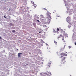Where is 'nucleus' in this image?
<instances>
[{"label": "nucleus", "mask_w": 76, "mask_h": 76, "mask_svg": "<svg viewBox=\"0 0 76 76\" xmlns=\"http://www.w3.org/2000/svg\"><path fill=\"white\" fill-rule=\"evenodd\" d=\"M30 54H31V53H30Z\"/></svg>", "instance_id": "obj_26"}, {"label": "nucleus", "mask_w": 76, "mask_h": 76, "mask_svg": "<svg viewBox=\"0 0 76 76\" xmlns=\"http://www.w3.org/2000/svg\"><path fill=\"white\" fill-rule=\"evenodd\" d=\"M61 64H62V65H64V64H66V62L65 61V60L66 57L62 56H61Z\"/></svg>", "instance_id": "obj_1"}, {"label": "nucleus", "mask_w": 76, "mask_h": 76, "mask_svg": "<svg viewBox=\"0 0 76 76\" xmlns=\"http://www.w3.org/2000/svg\"><path fill=\"white\" fill-rule=\"evenodd\" d=\"M12 32H15V30H12Z\"/></svg>", "instance_id": "obj_13"}, {"label": "nucleus", "mask_w": 76, "mask_h": 76, "mask_svg": "<svg viewBox=\"0 0 76 76\" xmlns=\"http://www.w3.org/2000/svg\"><path fill=\"white\" fill-rule=\"evenodd\" d=\"M46 75H47L46 76H51V74L50 73L49 74H47Z\"/></svg>", "instance_id": "obj_5"}, {"label": "nucleus", "mask_w": 76, "mask_h": 76, "mask_svg": "<svg viewBox=\"0 0 76 76\" xmlns=\"http://www.w3.org/2000/svg\"><path fill=\"white\" fill-rule=\"evenodd\" d=\"M44 10H47V9L45 8H44Z\"/></svg>", "instance_id": "obj_16"}, {"label": "nucleus", "mask_w": 76, "mask_h": 76, "mask_svg": "<svg viewBox=\"0 0 76 76\" xmlns=\"http://www.w3.org/2000/svg\"><path fill=\"white\" fill-rule=\"evenodd\" d=\"M55 12H56V11H55Z\"/></svg>", "instance_id": "obj_27"}, {"label": "nucleus", "mask_w": 76, "mask_h": 76, "mask_svg": "<svg viewBox=\"0 0 76 76\" xmlns=\"http://www.w3.org/2000/svg\"><path fill=\"white\" fill-rule=\"evenodd\" d=\"M69 48H71V47L70 46H69Z\"/></svg>", "instance_id": "obj_17"}, {"label": "nucleus", "mask_w": 76, "mask_h": 76, "mask_svg": "<svg viewBox=\"0 0 76 76\" xmlns=\"http://www.w3.org/2000/svg\"><path fill=\"white\" fill-rule=\"evenodd\" d=\"M22 54V53H19V54Z\"/></svg>", "instance_id": "obj_20"}, {"label": "nucleus", "mask_w": 76, "mask_h": 76, "mask_svg": "<svg viewBox=\"0 0 76 76\" xmlns=\"http://www.w3.org/2000/svg\"><path fill=\"white\" fill-rule=\"evenodd\" d=\"M44 26H46V25H44Z\"/></svg>", "instance_id": "obj_22"}, {"label": "nucleus", "mask_w": 76, "mask_h": 76, "mask_svg": "<svg viewBox=\"0 0 76 76\" xmlns=\"http://www.w3.org/2000/svg\"><path fill=\"white\" fill-rule=\"evenodd\" d=\"M10 26H13V24L12 23H10Z\"/></svg>", "instance_id": "obj_10"}, {"label": "nucleus", "mask_w": 76, "mask_h": 76, "mask_svg": "<svg viewBox=\"0 0 76 76\" xmlns=\"http://www.w3.org/2000/svg\"><path fill=\"white\" fill-rule=\"evenodd\" d=\"M38 19H39V17H38Z\"/></svg>", "instance_id": "obj_23"}, {"label": "nucleus", "mask_w": 76, "mask_h": 76, "mask_svg": "<svg viewBox=\"0 0 76 76\" xmlns=\"http://www.w3.org/2000/svg\"><path fill=\"white\" fill-rule=\"evenodd\" d=\"M57 31H59V28H57Z\"/></svg>", "instance_id": "obj_14"}, {"label": "nucleus", "mask_w": 76, "mask_h": 76, "mask_svg": "<svg viewBox=\"0 0 76 76\" xmlns=\"http://www.w3.org/2000/svg\"><path fill=\"white\" fill-rule=\"evenodd\" d=\"M37 21L38 22H39V21L38 20H37Z\"/></svg>", "instance_id": "obj_15"}, {"label": "nucleus", "mask_w": 76, "mask_h": 76, "mask_svg": "<svg viewBox=\"0 0 76 76\" xmlns=\"http://www.w3.org/2000/svg\"><path fill=\"white\" fill-rule=\"evenodd\" d=\"M54 43L56 44V45H57V42L55 40L54 41Z\"/></svg>", "instance_id": "obj_11"}, {"label": "nucleus", "mask_w": 76, "mask_h": 76, "mask_svg": "<svg viewBox=\"0 0 76 76\" xmlns=\"http://www.w3.org/2000/svg\"><path fill=\"white\" fill-rule=\"evenodd\" d=\"M62 37V36L61 35H60L59 37H58V39H59V38H61Z\"/></svg>", "instance_id": "obj_7"}, {"label": "nucleus", "mask_w": 76, "mask_h": 76, "mask_svg": "<svg viewBox=\"0 0 76 76\" xmlns=\"http://www.w3.org/2000/svg\"><path fill=\"white\" fill-rule=\"evenodd\" d=\"M20 54L19 53H18V58H19V57H20V54Z\"/></svg>", "instance_id": "obj_9"}, {"label": "nucleus", "mask_w": 76, "mask_h": 76, "mask_svg": "<svg viewBox=\"0 0 76 76\" xmlns=\"http://www.w3.org/2000/svg\"><path fill=\"white\" fill-rule=\"evenodd\" d=\"M62 39L63 40V42H66V41H64V38H62Z\"/></svg>", "instance_id": "obj_6"}, {"label": "nucleus", "mask_w": 76, "mask_h": 76, "mask_svg": "<svg viewBox=\"0 0 76 76\" xmlns=\"http://www.w3.org/2000/svg\"><path fill=\"white\" fill-rule=\"evenodd\" d=\"M65 46H66V45H64V47H65Z\"/></svg>", "instance_id": "obj_24"}, {"label": "nucleus", "mask_w": 76, "mask_h": 76, "mask_svg": "<svg viewBox=\"0 0 76 76\" xmlns=\"http://www.w3.org/2000/svg\"><path fill=\"white\" fill-rule=\"evenodd\" d=\"M61 64H60V66H61Z\"/></svg>", "instance_id": "obj_25"}, {"label": "nucleus", "mask_w": 76, "mask_h": 76, "mask_svg": "<svg viewBox=\"0 0 76 76\" xmlns=\"http://www.w3.org/2000/svg\"><path fill=\"white\" fill-rule=\"evenodd\" d=\"M70 20V17H68L66 18V21L68 22Z\"/></svg>", "instance_id": "obj_3"}, {"label": "nucleus", "mask_w": 76, "mask_h": 76, "mask_svg": "<svg viewBox=\"0 0 76 76\" xmlns=\"http://www.w3.org/2000/svg\"><path fill=\"white\" fill-rule=\"evenodd\" d=\"M31 3H32V4H34V2L33 1H31Z\"/></svg>", "instance_id": "obj_12"}, {"label": "nucleus", "mask_w": 76, "mask_h": 76, "mask_svg": "<svg viewBox=\"0 0 76 76\" xmlns=\"http://www.w3.org/2000/svg\"><path fill=\"white\" fill-rule=\"evenodd\" d=\"M33 6L34 7H37V5H36V4H34L33 5Z\"/></svg>", "instance_id": "obj_8"}, {"label": "nucleus", "mask_w": 76, "mask_h": 76, "mask_svg": "<svg viewBox=\"0 0 76 76\" xmlns=\"http://www.w3.org/2000/svg\"><path fill=\"white\" fill-rule=\"evenodd\" d=\"M48 67H50V66H51L50 65H51V61H49V63H48Z\"/></svg>", "instance_id": "obj_4"}, {"label": "nucleus", "mask_w": 76, "mask_h": 76, "mask_svg": "<svg viewBox=\"0 0 76 76\" xmlns=\"http://www.w3.org/2000/svg\"><path fill=\"white\" fill-rule=\"evenodd\" d=\"M60 55H63V56H67V55L65 54V53H61Z\"/></svg>", "instance_id": "obj_2"}, {"label": "nucleus", "mask_w": 76, "mask_h": 76, "mask_svg": "<svg viewBox=\"0 0 76 76\" xmlns=\"http://www.w3.org/2000/svg\"><path fill=\"white\" fill-rule=\"evenodd\" d=\"M53 13H54V12H53Z\"/></svg>", "instance_id": "obj_28"}, {"label": "nucleus", "mask_w": 76, "mask_h": 76, "mask_svg": "<svg viewBox=\"0 0 76 76\" xmlns=\"http://www.w3.org/2000/svg\"><path fill=\"white\" fill-rule=\"evenodd\" d=\"M1 39V37H0V39Z\"/></svg>", "instance_id": "obj_19"}, {"label": "nucleus", "mask_w": 76, "mask_h": 76, "mask_svg": "<svg viewBox=\"0 0 76 76\" xmlns=\"http://www.w3.org/2000/svg\"><path fill=\"white\" fill-rule=\"evenodd\" d=\"M39 32L40 33V34H41V33L42 32L41 31H39Z\"/></svg>", "instance_id": "obj_18"}, {"label": "nucleus", "mask_w": 76, "mask_h": 76, "mask_svg": "<svg viewBox=\"0 0 76 76\" xmlns=\"http://www.w3.org/2000/svg\"><path fill=\"white\" fill-rule=\"evenodd\" d=\"M4 18H6V17H5L4 16Z\"/></svg>", "instance_id": "obj_21"}]
</instances>
